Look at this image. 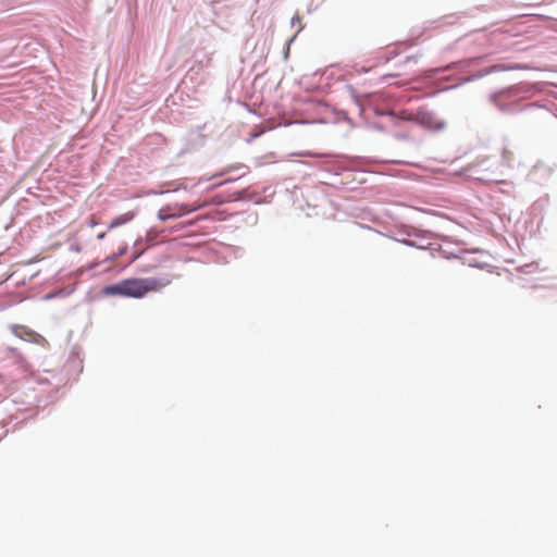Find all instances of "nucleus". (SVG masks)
<instances>
[{
	"label": "nucleus",
	"mask_w": 557,
	"mask_h": 557,
	"mask_svg": "<svg viewBox=\"0 0 557 557\" xmlns=\"http://www.w3.org/2000/svg\"><path fill=\"white\" fill-rule=\"evenodd\" d=\"M228 172H230V169L223 171L220 175H223V174L228 173Z\"/></svg>",
	"instance_id": "7"
},
{
	"label": "nucleus",
	"mask_w": 557,
	"mask_h": 557,
	"mask_svg": "<svg viewBox=\"0 0 557 557\" xmlns=\"http://www.w3.org/2000/svg\"><path fill=\"white\" fill-rule=\"evenodd\" d=\"M529 92H530V89L524 86V90H523L524 97L529 96L528 95Z\"/></svg>",
	"instance_id": "4"
},
{
	"label": "nucleus",
	"mask_w": 557,
	"mask_h": 557,
	"mask_svg": "<svg viewBox=\"0 0 557 557\" xmlns=\"http://www.w3.org/2000/svg\"><path fill=\"white\" fill-rule=\"evenodd\" d=\"M168 283V281L154 277L127 278L116 284L106 286L103 288V294L107 296L143 298L148 293L159 292L161 288L166 286Z\"/></svg>",
	"instance_id": "1"
},
{
	"label": "nucleus",
	"mask_w": 557,
	"mask_h": 557,
	"mask_svg": "<svg viewBox=\"0 0 557 557\" xmlns=\"http://www.w3.org/2000/svg\"><path fill=\"white\" fill-rule=\"evenodd\" d=\"M135 216H136L135 211H128V212L122 213V214L113 218L111 220V222L109 223L108 227H109V230L116 228L121 225H124V224L133 221Z\"/></svg>",
	"instance_id": "3"
},
{
	"label": "nucleus",
	"mask_w": 557,
	"mask_h": 557,
	"mask_svg": "<svg viewBox=\"0 0 557 557\" xmlns=\"http://www.w3.org/2000/svg\"><path fill=\"white\" fill-rule=\"evenodd\" d=\"M510 94H511V90H507V92H504V94H503V97H509V96H510Z\"/></svg>",
	"instance_id": "5"
},
{
	"label": "nucleus",
	"mask_w": 557,
	"mask_h": 557,
	"mask_svg": "<svg viewBox=\"0 0 557 557\" xmlns=\"http://www.w3.org/2000/svg\"><path fill=\"white\" fill-rule=\"evenodd\" d=\"M104 236H106V234H104V233H101V234H99V235L97 236V238H98V239H103V238H104Z\"/></svg>",
	"instance_id": "6"
},
{
	"label": "nucleus",
	"mask_w": 557,
	"mask_h": 557,
	"mask_svg": "<svg viewBox=\"0 0 557 557\" xmlns=\"http://www.w3.org/2000/svg\"><path fill=\"white\" fill-rule=\"evenodd\" d=\"M201 207H202L201 203H197L195 206H189L187 203L169 205V206L161 208L158 211V219H160L161 221H165L169 219L180 218V216H182L186 213H190Z\"/></svg>",
	"instance_id": "2"
}]
</instances>
